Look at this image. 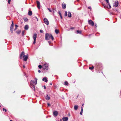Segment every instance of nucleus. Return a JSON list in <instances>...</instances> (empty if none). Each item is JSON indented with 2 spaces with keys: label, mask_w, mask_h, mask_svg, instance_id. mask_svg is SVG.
<instances>
[{
  "label": "nucleus",
  "mask_w": 121,
  "mask_h": 121,
  "mask_svg": "<svg viewBox=\"0 0 121 121\" xmlns=\"http://www.w3.org/2000/svg\"><path fill=\"white\" fill-rule=\"evenodd\" d=\"M29 28V26L28 25H26L24 27V29L26 30H27Z\"/></svg>",
  "instance_id": "18"
},
{
  "label": "nucleus",
  "mask_w": 121,
  "mask_h": 121,
  "mask_svg": "<svg viewBox=\"0 0 121 121\" xmlns=\"http://www.w3.org/2000/svg\"><path fill=\"white\" fill-rule=\"evenodd\" d=\"M51 39L52 40H54V38L50 34L46 33L45 35V39L46 40H49Z\"/></svg>",
  "instance_id": "3"
},
{
  "label": "nucleus",
  "mask_w": 121,
  "mask_h": 121,
  "mask_svg": "<svg viewBox=\"0 0 121 121\" xmlns=\"http://www.w3.org/2000/svg\"><path fill=\"white\" fill-rule=\"evenodd\" d=\"M83 105H84V104H83L82 105V106H83Z\"/></svg>",
  "instance_id": "53"
},
{
  "label": "nucleus",
  "mask_w": 121,
  "mask_h": 121,
  "mask_svg": "<svg viewBox=\"0 0 121 121\" xmlns=\"http://www.w3.org/2000/svg\"><path fill=\"white\" fill-rule=\"evenodd\" d=\"M13 21H12V23L10 27V30H13Z\"/></svg>",
  "instance_id": "13"
},
{
  "label": "nucleus",
  "mask_w": 121,
  "mask_h": 121,
  "mask_svg": "<svg viewBox=\"0 0 121 121\" xmlns=\"http://www.w3.org/2000/svg\"><path fill=\"white\" fill-rule=\"evenodd\" d=\"M68 82L67 81H65L64 83V85H65L67 86L68 85Z\"/></svg>",
  "instance_id": "21"
},
{
  "label": "nucleus",
  "mask_w": 121,
  "mask_h": 121,
  "mask_svg": "<svg viewBox=\"0 0 121 121\" xmlns=\"http://www.w3.org/2000/svg\"><path fill=\"white\" fill-rule=\"evenodd\" d=\"M48 10L49 12H52V10H50V9H49L48 8Z\"/></svg>",
  "instance_id": "33"
},
{
  "label": "nucleus",
  "mask_w": 121,
  "mask_h": 121,
  "mask_svg": "<svg viewBox=\"0 0 121 121\" xmlns=\"http://www.w3.org/2000/svg\"><path fill=\"white\" fill-rule=\"evenodd\" d=\"M3 111H4L5 112H6L7 111V110L6 109H5L4 108H3Z\"/></svg>",
  "instance_id": "35"
},
{
  "label": "nucleus",
  "mask_w": 121,
  "mask_h": 121,
  "mask_svg": "<svg viewBox=\"0 0 121 121\" xmlns=\"http://www.w3.org/2000/svg\"><path fill=\"white\" fill-rule=\"evenodd\" d=\"M0 107H1V106H0Z\"/></svg>",
  "instance_id": "55"
},
{
  "label": "nucleus",
  "mask_w": 121,
  "mask_h": 121,
  "mask_svg": "<svg viewBox=\"0 0 121 121\" xmlns=\"http://www.w3.org/2000/svg\"><path fill=\"white\" fill-rule=\"evenodd\" d=\"M37 34L35 33L33 36V38L34 40V41L33 43V44H35L36 43V40L37 38Z\"/></svg>",
  "instance_id": "6"
},
{
  "label": "nucleus",
  "mask_w": 121,
  "mask_h": 121,
  "mask_svg": "<svg viewBox=\"0 0 121 121\" xmlns=\"http://www.w3.org/2000/svg\"><path fill=\"white\" fill-rule=\"evenodd\" d=\"M34 80L35 81V82L33 80H31L30 81V87L32 88V89L34 90V91H35V86L34 85V83L36 84H37V78H35L34 79Z\"/></svg>",
  "instance_id": "1"
},
{
  "label": "nucleus",
  "mask_w": 121,
  "mask_h": 121,
  "mask_svg": "<svg viewBox=\"0 0 121 121\" xmlns=\"http://www.w3.org/2000/svg\"><path fill=\"white\" fill-rule=\"evenodd\" d=\"M58 13L59 14L60 16L61 15V14L60 13V11H59L58 12Z\"/></svg>",
  "instance_id": "34"
},
{
  "label": "nucleus",
  "mask_w": 121,
  "mask_h": 121,
  "mask_svg": "<svg viewBox=\"0 0 121 121\" xmlns=\"http://www.w3.org/2000/svg\"><path fill=\"white\" fill-rule=\"evenodd\" d=\"M38 67L39 69H41L42 67V66L41 65H39L38 66Z\"/></svg>",
  "instance_id": "30"
},
{
  "label": "nucleus",
  "mask_w": 121,
  "mask_h": 121,
  "mask_svg": "<svg viewBox=\"0 0 121 121\" xmlns=\"http://www.w3.org/2000/svg\"><path fill=\"white\" fill-rule=\"evenodd\" d=\"M95 26L96 28L97 26V24H95Z\"/></svg>",
  "instance_id": "47"
},
{
  "label": "nucleus",
  "mask_w": 121,
  "mask_h": 121,
  "mask_svg": "<svg viewBox=\"0 0 121 121\" xmlns=\"http://www.w3.org/2000/svg\"><path fill=\"white\" fill-rule=\"evenodd\" d=\"M43 87H44V89H46V86H45V85H44L43 86Z\"/></svg>",
  "instance_id": "41"
},
{
  "label": "nucleus",
  "mask_w": 121,
  "mask_h": 121,
  "mask_svg": "<svg viewBox=\"0 0 121 121\" xmlns=\"http://www.w3.org/2000/svg\"><path fill=\"white\" fill-rule=\"evenodd\" d=\"M60 121H62V120H61V119H60Z\"/></svg>",
  "instance_id": "54"
},
{
  "label": "nucleus",
  "mask_w": 121,
  "mask_h": 121,
  "mask_svg": "<svg viewBox=\"0 0 121 121\" xmlns=\"http://www.w3.org/2000/svg\"><path fill=\"white\" fill-rule=\"evenodd\" d=\"M59 31L57 29H56L55 30V32L56 34H58L59 33Z\"/></svg>",
  "instance_id": "23"
},
{
  "label": "nucleus",
  "mask_w": 121,
  "mask_h": 121,
  "mask_svg": "<svg viewBox=\"0 0 121 121\" xmlns=\"http://www.w3.org/2000/svg\"><path fill=\"white\" fill-rule=\"evenodd\" d=\"M23 67L24 68H25V66L24 65H23Z\"/></svg>",
  "instance_id": "50"
},
{
  "label": "nucleus",
  "mask_w": 121,
  "mask_h": 121,
  "mask_svg": "<svg viewBox=\"0 0 121 121\" xmlns=\"http://www.w3.org/2000/svg\"><path fill=\"white\" fill-rule=\"evenodd\" d=\"M40 33H42L43 32V30H40Z\"/></svg>",
  "instance_id": "32"
},
{
  "label": "nucleus",
  "mask_w": 121,
  "mask_h": 121,
  "mask_svg": "<svg viewBox=\"0 0 121 121\" xmlns=\"http://www.w3.org/2000/svg\"><path fill=\"white\" fill-rule=\"evenodd\" d=\"M48 42V43H51V42L50 41H49Z\"/></svg>",
  "instance_id": "52"
},
{
  "label": "nucleus",
  "mask_w": 121,
  "mask_h": 121,
  "mask_svg": "<svg viewBox=\"0 0 121 121\" xmlns=\"http://www.w3.org/2000/svg\"><path fill=\"white\" fill-rule=\"evenodd\" d=\"M60 18H61V19L62 18V15H61L60 16Z\"/></svg>",
  "instance_id": "45"
},
{
  "label": "nucleus",
  "mask_w": 121,
  "mask_h": 121,
  "mask_svg": "<svg viewBox=\"0 0 121 121\" xmlns=\"http://www.w3.org/2000/svg\"><path fill=\"white\" fill-rule=\"evenodd\" d=\"M47 104H48V106H49L51 105L49 103H48Z\"/></svg>",
  "instance_id": "42"
},
{
  "label": "nucleus",
  "mask_w": 121,
  "mask_h": 121,
  "mask_svg": "<svg viewBox=\"0 0 121 121\" xmlns=\"http://www.w3.org/2000/svg\"><path fill=\"white\" fill-rule=\"evenodd\" d=\"M77 32L78 34H81V31L79 30H77Z\"/></svg>",
  "instance_id": "22"
},
{
  "label": "nucleus",
  "mask_w": 121,
  "mask_h": 121,
  "mask_svg": "<svg viewBox=\"0 0 121 121\" xmlns=\"http://www.w3.org/2000/svg\"><path fill=\"white\" fill-rule=\"evenodd\" d=\"M102 65L100 63H97L95 65V68L96 70L99 71V70L102 69Z\"/></svg>",
  "instance_id": "4"
},
{
  "label": "nucleus",
  "mask_w": 121,
  "mask_h": 121,
  "mask_svg": "<svg viewBox=\"0 0 121 121\" xmlns=\"http://www.w3.org/2000/svg\"><path fill=\"white\" fill-rule=\"evenodd\" d=\"M114 6L116 7L118 6V2L117 1H116L114 3Z\"/></svg>",
  "instance_id": "11"
},
{
  "label": "nucleus",
  "mask_w": 121,
  "mask_h": 121,
  "mask_svg": "<svg viewBox=\"0 0 121 121\" xmlns=\"http://www.w3.org/2000/svg\"><path fill=\"white\" fill-rule=\"evenodd\" d=\"M24 33V31H22V36H23Z\"/></svg>",
  "instance_id": "31"
},
{
  "label": "nucleus",
  "mask_w": 121,
  "mask_h": 121,
  "mask_svg": "<svg viewBox=\"0 0 121 121\" xmlns=\"http://www.w3.org/2000/svg\"><path fill=\"white\" fill-rule=\"evenodd\" d=\"M17 29V28H15L14 29V30H16Z\"/></svg>",
  "instance_id": "48"
},
{
  "label": "nucleus",
  "mask_w": 121,
  "mask_h": 121,
  "mask_svg": "<svg viewBox=\"0 0 121 121\" xmlns=\"http://www.w3.org/2000/svg\"><path fill=\"white\" fill-rule=\"evenodd\" d=\"M81 111L83 112V108L82 107Z\"/></svg>",
  "instance_id": "43"
},
{
  "label": "nucleus",
  "mask_w": 121,
  "mask_h": 121,
  "mask_svg": "<svg viewBox=\"0 0 121 121\" xmlns=\"http://www.w3.org/2000/svg\"><path fill=\"white\" fill-rule=\"evenodd\" d=\"M15 28H17L18 27V26L17 25H15Z\"/></svg>",
  "instance_id": "38"
},
{
  "label": "nucleus",
  "mask_w": 121,
  "mask_h": 121,
  "mask_svg": "<svg viewBox=\"0 0 121 121\" xmlns=\"http://www.w3.org/2000/svg\"><path fill=\"white\" fill-rule=\"evenodd\" d=\"M78 108V105H75L74 106V109L75 110H77Z\"/></svg>",
  "instance_id": "19"
},
{
  "label": "nucleus",
  "mask_w": 121,
  "mask_h": 121,
  "mask_svg": "<svg viewBox=\"0 0 121 121\" xmlns=\"http://www.w3.org/2000/svg\"><path fill=\"white\" fill-rule=\"evenodd\" d=\"M68 16L69 17H71V14L70 12H68Z\"/></svg>",
  "instance_id": "17"
},
{
  "label": "nucleus",
  "mask_w": 121,
  "mask_h": 121,
  "mask_svg": "<svg viewBox=\"0 0 121 121\" xmlns=\"http://www.w3.org/2000/svg\"><path fill=\"white\" fill-rule=\"evenodd\" d=\"M88 8L89 9H90V10H91V6H89L88 7Z\"/></svg>",
  "instance_id": "37"
},
{
  "label": "nucleus",
  "mask_w": 121,
  "mask_h": 121,
  "mask_svg": "<svg viewBox=\"0 0 121 121\" xmlns=\"http://www.w3.org/2000/svg\"><path fill=\"white\" fill-rule=\"evenodd\" d=\"M37 7L39 9L40 8V2L38 1H37Z\"/></svg>",
  "instance_id": "12"
},
{
  "label": "nucleus",
  "mask_w": 121,
  "mask_h": 121,
  "mask_svg": "<svg viewBox=\"0 0 121 121\" xmlns=\"http://www.w3.org/2000/svg\"><path fill=\"white\" fill-rule=\"evenodd\" d=\"M107 8L109 9L111 8V6L110 5V3L108 4V5L107 6Z\"/></svg>",
  "instance_id": "24"
},
{
  "label": "nucleus",
  "mask_w": 121,
  "mask_h": 121,
  "mask_svg": "<svg viewBox=\"0 0 121 121\" xmlns=\"http://www.w3.org/2000/svg\"><path fill=\"white\" fill-rule=\"evenodd\" d=\"M24 20L25 22H26L28 21V19L27 18H24Z\"/></svg>",
  "instance_id": "25"
},
{
  "label": "nucleus",
  "mask_w": 121,
  "mask_h": 121,
  "mask_svg": "<svg viewBox=\"0 0 121 121\" xmlns=\"http://www.w3.org/2000/svg\"><path fill=\"white\" fill-rule=\"evenodd\" d=\"M43 21L45 23L46 25L49 24V23L48 20L46 18H44L43 19Z\"/></svg>",
  "instance_id": "7"
},
{
  "label": "nucleus",
  "mask_w": 121,
  "mask_h": 121,
  "mask_svg": "<svg viewBox=\"0 0 121 121\" xmlns=\"http://www.w3.org/2000/svg\"><path fill=\"white\" fill-rule=\"evenodd\" d=\"M50 85H52V82H51L50 83Z\"/></svg>",
  "instance_id": "49"
},
{
  "label": "nucleus",
  "mask_w": 121,
  "mask_h": 121,
  "mask_svg": "<svg viewBox=\"0 0 121 121\" xmlns=\"http://www.w3.org/2000/svg\"><path fill=\"white\" fill-rule=\"evenodd\" d=\"M48 64L46 63L43 65L42 68L44 69L45 70H47L48 69Z\"/></svg>",
  "instance_id": "5"
},
{
  "label": "nucleus",
  "mask_w": 121,
  "mask_h": 121,
  "mask_svg": "<svg viewBox=\"0 0 121 121\" xmlns=\"http://www.w3.org/2000/svg\"><path fill=\"white\" fill-rule=\"evenodd\" d=\"M89 69L90 70H92L94 68V67L92 66L91 67H89Z\"/></svg>",
  "instance_id": "26"
},
{
  "label": "nucleus",
  "mask_w": 121,
  "mask_h": 121,
  "mask_svg": "<svg viewBox=\"0 0 121 121\" xmlns=\"http://www.w3.org/2000/svg\"><path fill=\"white\" fill-rule=\"evenodd\" d=\"M11 30V33H13V30Z\"/></svg>",
  "instance_id": "40"
},
{
  "label": "nucleus",
  "mask_w": 121,
  "mask_h": 121,
  "mask_svg": "<svg viewBox=\"0 0 121 121\" xmlns=\"http://www.w3.org/2000/svg\"><path fill=\"white\" fill-rule=\"evenodd\" d=\"M62 5L63 9H65L66 7V4H65L64 2H63L62 3Z\"/></svg>",
  "instance_id": "9"
},
{
  "label": "nucleus",
  "mask_w": 121,
  "mask_h": 121,
  "mask_svg": "<svg viewBox=\"0 0 121 121\" xmlns=\"http://www.w3.org/2000/svg\"><path fill=\"white\" fill-rule=\"evenodd\" d=\"M16 32L18 34H20V33L21 32V31L20 30H18V31H16Z\"/></svg>",
  "instance_id": "27"
},
{
  "label": "nucleus",
  "mask_w": 121,
  "mask_h": 121,
  "mask_svg": "<svg viewBox=\"0 0 121 121\" xmlns=\"http://www.w3.org/2000/svg\"><path fill=\"white\" fill-rule=\"evenodd\" d=\"M50 95H47L45 97V98L46 99L48 100H49L50 99Z\"/></svg>",
  "instance_id": "10"
},
{
  "label": "nucleus",
  "mask_w": 121,
  "mask_h": 121,
  "mask_svg": "<svg viewBox=\"0 0 121 121\" xmlns=\"http://www.w3.org/2000/svg\"><path fill=\"white\" fill-rule=\"evenodd\" d=\"M28 14L30 16L32 15V13L31 11H29L28 13Z\"/></svg>",
  "instance_id": "20"
},
{
  "label": "nucleus",
  "mask_w": 121,
  "mask_h": 121,
  "mask_svg": "<svg viewBox=\"0 0 121 121\" xmlns=\"http://www.w3.org/2000/svg\"><path fill=\"white\" fill-rule=\"evenodd\" d=\"M62 120L63 121H67L68 120V117H63Z\"/></svg>",
  "instance_id": "14"
},
{
  "label": "nucleus",
  "mask_w": 121,
  "mask_h": 121,
  "mask_svg": "<svg viewBox=\"0 0 121 121\" xmlns=\"http://www.w3.org/2000/svg\"><path fill=\"white\" fill-rule=\"evenodd\" d=\"M58 114V112L56 111H54L53 112V114L55 116H56Z\"/></svg>",
  "instance_id": "16"
},
{
  "label": "nucleus",
  "mask_w": 121,
  "mask_h": 121,
  "mask_svg": "<svg viewBox=\"0 0 121 121\" xmlns=\"http://www.w3.org/2000/svg\"><path fill=\"white\" fill-rule=\"evenodd\" d=\"M25 53L24 52H22L21 54H20V59H22V57L23 58V61H26L28 59V56L26 55H25Z\"/></svg>",
  "instance_id": "2"
},
{
  "label": "nucleus",
  "mask_w": 121,
  "mask_h": 121,
  "mask_svg": "<svg viewBox=\"0 0 121 121\" xmlns=\"http://www.w3.org/2000/svg\"><path fill=\"white\" fill-rule=\"evenodd\" d=\"M80 115H82V111H81L80 112Z\"/></svg>",
  "instance_id": "39"
},
{
  "label": "nucleus",
  "mask_w": 121,
  "mask_h": 121,
  "mask_svg": "<svg viewBox=\"0 0 121 121\" xmlns=\"http://www.w3.org/2000/svg\"><path fill=\"white\" fill-rule=\"evenodd\" d=\"M42 80L44 81L45 82H47L48 81L47 78L46 77L43 78L42 79Z\"/></svg>",
  "instance_id": "15"
},
{
  "label": "nucleus",
  "mask_w": 121,
  "mask_h": 121,
  "mask_svg": "<svg viewBox=\"0 0 121 121\" xmlns=\"http://www.w3.org/2000/svg\"><path fill=\"white\" fill-rule=\"evenodd\" d=\"M71 29H74V28L73 27H72V28H70Z\"/></svg>",
  "instance_id": "51"
},
{
  "label": "nucleus",
  "mask_w": 121,
  "mask_h": 121,
  "mask_svg": "<svg viewBox=\"0 0 121 121\" xmlns=\"http://www.w3.org/2000/svg\"><path fill=\"white\" fill-rule=\"evenodd\" d=\"M67 13L66 11H65V17H66L67 16Z\"/></svg>",
  "instance_id": "29"
},
{
  "label": "nucleus",
  "mask_w": 121,
  "mask_h": 121,
  "mask_svg": "<svg viewBox=\"0 0 121 121\" xmlns=\"http://www.w3.org/2000/svg\"><path fill=\"white\" fill-rule=\"evenodd\" d=\"M105 0L106 1V2L108 3V4L109 3V0Z\"/></svg>",
  "instance_id": "28"
},
{
  "label": "nucleus",
  "mask_w": 121,
  "mask_h": 121,
  "mask_svg": "<svg viewBox=\"0 0 121 121\" xmlns=\"http://www.w3.org/2000/svg\"><path fill=\"white\" fill-rule=\"evenodd\" d=\"M35 18H36L37 19V21H38V19L37 18V17H35Z\"/></svg>",
  "instance_id": "44"
},
{
  "label": "nucleus",
  "mask_w": 121,
  "mask_h": 121,
  "mask_svg": "<svg viewBox=\"0 0 121 121\" xmlns=\"http://www.w3.org/2000/svg\"><path fill=\"white\" fill-rule=\"evenodd\" d=\"M41 71L40 70H39L38 71V72H39V73H40L41 72Z\"/></svg>",
  "instance_id": "46"
},
{
  "label": "nucleus",
  "mask_w": 121,
  "mask_h": 121,
  "mask_svg": "<svg viewBox=\"0 0 121 121\" xmlns=\"http://www.w3.org/2000/svg\"><path fill=\"white\" fill-rule=\"evenodd\" d=\"M11 0H8V4H10V3Z\"/></svg>",
  "instance_id": "36"
},
{
  "label": "nucleus",
  "mask_w": 121,
  "mask_h": 121,
  "mask_svg": "<svg viewBox=\"0 0 121 121\" xmlns=\"http://www.w3.org/2000/svg\"><path fill=\"white\" fill-rule=\"evenodd\" d=\"M89 24L90 25L93 26L94 25V23L91 20H89L88 21Z\"/></svg>",
  "instance_id": "8"
}]
</instances>
